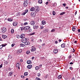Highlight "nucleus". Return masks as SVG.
<instances>
[{"label": "nucleus", "mask_w": 80, "mask_h": 80, "mask_svg": "<svg viewBox=\"0 0 80 80\" xmlns=\"http://www.w3.org/2000/svg\"><path fill=\"white\" fill-rule=\"evenodd\" d=\"M65 8H66V9H68V6H67L65 7Z\"/></svg>", "instance_id": "052dcab7"}, {"label": "nucleus", "mask_w": 80, "mask_h": 80, "mask_svg": "<svg viewBox=\"0 0 80 80\" xmlns=\"http://www.w3.org/2000/svg\"><path fill=\"white\" fill-rule=\"evenodd\" d=\"M30 53V51H28L26 52V53H27V55H28V54H29Z\"/></svg>", "instance_id": "c9c22d12"}, {"label": "nucleus", "mask_w": 80, "mask_h": 80, "mask_svg": "<svg viewBox=\"0 0 80 80\" xmlns=\"http://www.w3.org/2000/svg\"><path fill=\"white\" fill-rule=\"evenodd\" d=\"M25 14H26V13L25 12H23L22 14V15H25Z\"/></svg>", "instance_id": "c03bdc74"}, {"label": "nucleus", "mask_w": 80, "mask_h": 80, "mask_svg": "<svg viewBox=\"0 0 80 80\" xmlns=\"http://www.w3.org/2000/svg\"><path fill=\"white\" fill-rule=\"evenodd\" d=\"M2 45L3 47H4L5 46H6V45H7V44H2Z\"/></svg>", "instance_id": "58836bf2"}, {"label": "nucleus", "mask_w": 80, "mask_h": 80, "mask_svg": "<svg viewBox=\"0 0 80 80\" xmlns=\"http://www.w3.org/2000/svg\"><path fill=\"white\" fill-rule=\"evenodd\" d=\"M63 6H64V7H65L66 6V4L65 3H63L62 4Z\"/></svg>", "instance_id": "49530a36"}, {"label": "nucleus", "mask_w": 80, "mask_h": 80, "mask_svg": "<svg viewBox=\"0 0 80 80\" xmlns=\"http://www.w3.org/2000/svg\"><path fill=\"white\" fill-rule=\"evenodd\" d=\"M13 74V72H9L8 74V77H10V76H12Z\"/></svg>", "instance_id": "6e6552de"}, {"label": "nucleus", "mask_w": 80, "mask_h": 80, "mask_svg": "<svg viewBox=\"0 0 80 80\" xmlns=\"http://www.w3.org/2000/svg\"><path fill=\"white\" fill-rule=\"evenodd\" d=\"M53 52L54 53H57L58 52V50L57 49H55L54 50Z\"/></svg>", "instance_id": "dca6fc26"}, {"label": "nucleus", "mask_w": 80, "mask_h": 80, "mask_svg": "<svg viewBox=\"0 0 80 80\" xmlns=\"http://www.w3.org/2000/svg\"><path fill=\"white\" fill-rule=\"evenodd\" d=\"M35 22L33 21H32L30 23L32 25H35Z\"/></svg>", "instance_id": "ddd939ff"}, {"label": "nucleus", "mask_w": 80, "mask_h": 80, "mask_svg": "<svg viewBox=\"0 0 80 80\" xmlns=\"http://www.w3.org/2000/svg\"><path fill=\"white\" fill-rule=\"evenodd\" d=\"M35 34V32H33V33H32L31 35H33Z\"/></svg>", "instance_id": "864d4df0"}, {"label": "nucleus", "mask_w": 80, "mask_h": 80, "mask_svg": "<svg viewBox=\"0 0 80 80\" xmlns=\"http://www.w3.org/2000/svg\"><path fill=\"white\" fill-rule=\"evenodd\" d=\"M38 3L40 4L42 3V0H39L38 1Z\"/></svg>", "instance_id": "4be33fe9"}, {"label": "nucleus", "mask_w": 80, "mask_h": 80, "mask_svg": "<svg viewBox=\"0 0 80 80\" xmlns=\"http://www.w3.org/2000/svg\"><path fill=\"white\" fill-rule=\"evenodd\" d=\"M61 47L62 48H64L65 47V43L62 44L61 45Z\"/></svg>", "instance_id": "6ab92c4d"}, {"label": "nucleus", "mask_w": 80, "mask_h": 80, "mask_svg": "<svg viewBox=\"0 0 80 80\" xmlns=\"http://www.w3.org/2000/svg\"><path fill=\"white\" fill-rule=\"evenodd\" d=\"M41 29H43V28H44V27L43 26H41L40 27Z\"/></svg>", "instance_id": "3c124183"}, {"label": "nucleus", "mask_w": 80, "mask_h": 80, "mask_svg": "<svg viewBox=\"0 0 80 80\" xmlns=\"http://www.w3.org/2000/svg\"><path fill=\"white\" fill-rule=\"evenodd\" d=\"M20 28H21V31H23V30H24V28H23V27H21Z\"/></svg>", "instance_id": "2f4dec72"}, {"label": "nucleus", "mask_w": 80, "mask_h": 80, "mask_svg": "<svg viewBox=\"0 0 80 80\" xmlns=\"http://www.w3.org/2000/svg\"><path fill=\"white\" fill-rule=\"evenodd\" d=\"M31 17H33L34 16V12H32L31 14Z\"/></svg>", "instance_id": "7c9ffc66"}, {"label": "nucleus", "mask_w": 80, "mask_h": 80, "mask_svg": "<svg viewBox=\"0 0 80 80\" xmlns=\"http://www.w3.org/2000/svg\"><path fill=\"white\" fill-rule=\"evenodd\" d=\"M35 12L37 13L38 12H40V8H38V7H35Z\"/></svg>", "instance_id": "f03ea898"}, {"label": "nucleus", "mask_w": 80, "mask_h": 80, "mask_svg": "<svg viewBox=\"0 0 80 80\" xmlns=\"http://www.w3.org/2000/svg\"><path fill=\"white\" fill-rule=\"evenodd\" d=\"M41 59L42 60H44V57H42V58H41Z\"/></svg>", "instance_id": "4d7b16f0"}, {"label": "nucleus", "mask_w": 80, "mask_h": 80, "mask_svg": "<svg viewBox=\"0 0 80 80\" xmlns=\"http://www.w3.org/2000/svg\"><path fill=\"white\" fill-rule=\"evenodd\" d=\"M33 27L34 29H35V28H36V29H37V28H38V26H37V25H35V26H34Z\"/></svg>", "instance_id": "2eb2a0df"}, {"label": "nucleus", "mask_w": 80, "mask_h": 80, "mask_svg": "<svg viewBox=\"0 0 80 80\" xmlns=\"http://www.w3.org/2000/svg\"><path fill=\"white\" fill-rule=\"evenodd\" d=\"M32 48L31 49V52H34L36 51V48L33 47H32Z\"/></svg>", "instance_id": "423d86ee"}, {"label": "nucleus", "mask_w": 80, "mask_h": 80, "mask_svg": "<svg viewBox=\"0 0 80 80\" xmlns=\"http://www.w3.org/2000/svg\"><path fill=\"white\" fill-rule=\"evenodd\" d=\"M32 60H34L35 59V57H33L32 58Z\"/></svg>", "instance_id": "bf43d9fd"}, {"label": "nucleus", "mask_w": 80, "mask_h": 80, "mask_svg": "<svg viewBox=\"0 0 80 80\" xmlns=\"http://www.w3.org/2000/svg\"><path fill=\"white\" fill-rule=\"evenodd\" d=\"M77 30V29H76V28H75V27L74 26L72 27V31H73V32H75V30Z\"/></svg>", "instance_id": "aec40b11"}, {"label": "nucleus", "mask_w": 80, "mask_h": 80, "mask_svg": "<svg viewBox=\"0 0 80 80\" xmlns=\"http://www.w3.org/2000/svg\"><path fill=\"white\" fill-rule=\"evenodd\" d=\"M21 78H24V76H21Z\"/></svg>", "instance_id": "774afa93"}, {"label": "nucleus", "mask_w": 80, "mask_h": 80, "mask_svg": "<svg viewBox=\"0 0 80 80\" xmlns=\"http://www.w3.org/2000/svg\"><path fill=\"white\" fill-rule=\"evenodd\" d=\"M23 40V42H26V38H24Z\"/></svg>", "instance_id": "72a5a7b5"}, {"label": "nucleus", "mask_w": 80, "mask_h": 80, "mask_svg": "<svg viewBox=\"0 0 80 80\" xmlns=\"http://www.w3.org/2000/svg\"><path fill=\"white\" fill-rule=\"evenodd\" d=\"M65 12H63L60 13V15H63L65 14Z\"/></svg>", "instance_id": "c756f323"}, {"label": "nucleus", "mask_w": 80, "mask_h": 80, "mask_svg": "<svg viewBox=\"0 0 80 80\" xmlns=\"http://www.w3.org/2000/svg\"><path fill=\"white\" fill-rule=\"evenodd\" d=\"M69 64H70V65H72V64H73V63L72 62H71Z\"/></svg>", "instance_id": "6e6d98bb"}, {"label": "nucleus", "mask_w": 80, "mask_h": 80, "mask_svg": "<svg viewBox=\"0 0 80 80\" xmlns=\"http://www.w3.org/2000/svg\"><path fill=\"white\" fill-rule=\"evenodd\" d=\"M25 45H30V42L28 41H26L25 42H24Z\"/></svg>", "instance_id": "4468645a"}, {"label": "nucleus", "mask_w": 80, "mask_h": 80, "mask_svg": "<svg viewBox=\"0 0 80 80\" xmlns=\"http://www.w3.org/2000/svg\"><path fill=\"white\" fill-rule=\"evenodd\" d=\"M5 63L6 65H7V64H8V62H7V61H5Z\"/></svg>", "instance_id": "79ce46f5"}, {"label": "nucleus", "mask_w": 80, "mask_h": 80, "mask_svg": "<svg viewBox=\"0 0 80 80\" xmlns=\"http://www.w3.org/2000/svg\"><path fill=\"white\" fill-rule=\"evenodd\" d=\"M2 38H4V39H5V38H7L8 37L7 36H6L5 35H2Z\"/></svg>", "instance_id": "f8f14e48"}, {"label": "nucleus", "mask_w": 80, "mask_h": 80, "mask_svg": "<svg viewBox=\"0 0 80 80\" xmlns=\"http://www.w3.org/2000/svg\"><path fill=\"white\" fill-rule=\"evenodd\" d=\"M28 5V3H27V0H26L24 2L23 5V7H27Z\"/></svg>", "instance_id": "f257e3e1"}, {"label": "nucleus", "mask_w": 80, "mask_h": 80, "mask_svg": "<svg viewBox=\"0 0 80 80\" xmlns=\"http://www.w3.org/2000/svg\"><path fill=\"white\" fill-rule=\"evenodd\" d=\"M3 48V47L2 46V45H0V49H1V48Z\"/></svg>", "instance_id": "8fccbe9b"}, {"label": "nucleus", "mask_w": 80, "mask_h": 80, "mask_svg": "<svg viewBox=\"0 0 80 80\" xmlns=\"http://www.w3.org/2000/svg\"><path fill=\"white\" fill-rule=\"evenodd\" d=\"M65 44V45H66V46H68L69 45V42H66Z\"/></svg>", "instance_id": "412c9836"}, {"label": "nucleus", "mask_w": 80, "mask_h": 80, "mask_svg": "<svg viewBox=\"0 0 80 80\" xmlns=\"http://www.w3.org/2000/svg\"><path fill=\"white\" fill-rule=\"evenodd\" d=\"M32 29H31V28H29V30L27 31V32H28V33H29V32H32Z\"/></svg>", "instance_id": "393cba45"}, {"label": "nucleus", "mask_w": 80, "mask_h": 80, "mask_svg": "<svg viewBox=\"0 0 80 80\" xmlns=\"http://www.w3.org/2000/svg\"><path fill=\"white\" fill-rule=\"evenodd\" d=\"M11 34H13V33H14V29H11Z\"/></svg>", "instance_id": "5701e85b"}, {"label": "nucleus", "mask_w": 80, "mask_h": 80, "mask_svg": "<svg viewBox=\"0 0 80 80\" xmlns=\"http://www.w3.org/2000/svg\"><path fill=\"white\" fill-rule=\"evenodd\" d=\"M72 68H72V67H70L69 68V69H70V70H72Z\"/></svg>", "instance_id": "13d9d810"}, {"label": "nucleus", "mask_w": 80, "mask_h": 80, "mask_svg": "<svg viewBox=\"0 0 80 80\" xmlns=\"http://www.w3.org/2000/svg\"><path fill=\"white\" fill-rule=\"evenodd\" d=\"M16 37H17V38H19L20 37V35L18 34L17 35Z\"/></svg>", "instance_id": "f704fd0d"}, {"label": "nucleus", "mask_w": 80, "mask_h": 80, "mask_svg": "<svg viewBox=\"0 0 80 80\" xmlns=\"http://www.w3.org/2000/svg\"><path fill=\"white\" fill-rule=\"evenodd\" d=\"M48 32V29H46L43 31V33H47Z\"/></svg>", "instance_id": "1a4fd4ad"}, {"label": "nucleus", "mask_w": 80, "mask_h": 80, "mask_svg": "<svg viewBox=\"0 0 80 80\" xmlns=\"http://www.w3.org/2000/svg\"><path fill=\"white\" fill-rule=\"evenodd\" d=\"M18 52H19V53H22V50L21 49H19L18 50Z\"/></svg>", "instance_id": "a878e982"}, {"label": "nucleus", "mask_w": 80, "mask_h": 80, "mask_svg": "<svg viewBox=\"0 0 80 80\" xmlns=\"http://www.w3.org/2000/svg\"><path fill=\"white\" fill-rule=\"evenodd\" d=\"M46 5H47L48 4V2H47L46 3Z\"/></svg>", "instance_id": "0e129e2a"}, {"label": "nucleus", "mask_w": 80, "mask_h": 80, "mask_svg": "<svg viewBox=\"0 0 80 80\" xmlns=\"http://www.w3.org/2000/svg\"><path fill=\"white\" fill-rule=\"evenodd\" d=\"M52 13H53V15H55V14H56V13H55V12L54 11H53Z\"/></svg>", "instance_id": "473e14b6"}, {"label": "nucleus", "mask_w": 80, "mask_h": 80, "mask_svg": "<svg viewBox=\"0 0 80 80\" xmlns=\"http://www.w3.org/2000/svg\"><path fill=\"white\" fill-rule=\"evenodd\" d=\"M32 67V65H28L27 66V68L28 69H30Z\"/></svg>", "instance_id": "9d476101"}, {"label": "nucleus", "mask_w": 80, "mask_h": 80, "mask_svg": "<svg viewBox=\"0 0 80 80\" xmlns=\"http://www.w3.org/2000/svg\"><path fill=\"white\" fill-rule=\"evenodd\" d=\"M8 20L9 22H12V21H13V20L12 19H11V18H8Z\"/></svg>", "instance_id": "cd10ccee"}, {"label": "nucleus", "mask_w": 80, "mask_h": 80, "mask_svg": "<svg viewBox=\"0 0 80 80\" xmlns=\"http://www.w3.org/2000/svg\"><path fill=\"white\" fill-rule=\"evenodd\" d=\"M14 45H15V44H12L11 46L12 47H13Z\"/></svg>", "instance_id": "5fc2aeb1"}, {"label": "nucleus", "mask_w": 80, "mask_h": 80, "mask_svg": "<svg viewBox=\"0 0 80 80\" xmlns=\"http://www.w3.org/2000/svg\"><path fill=\"white\" fill-rule=\"evenodd\" d=\"M28 22H25L24 24V25H28Z\"/></svg>", "instance_id": "a19ab883"}, {"label": "nucleus", "mask_w": 80, "mask_h": 80, "mask_svg": "<svg viewBox=\"0 0 80 80\" xmlns=\"http://www.w3.org/2000/svg\"><path fill=\"white\" fill-rule=\"evenodd\" d=\"M40 78H36V80H40Z\"/></svg>", "instance_id": "ea45409f"}, {"label": "nucleus", "mask_w": 80, "mask_h": 80, "mask_svg": "<svg viewBox=\"0 0 80 80\" xmlns=\"http://www.w3.org/2000/svg\"><path fill=\"white\" fill-rule=\"evenodd\" d=\"M37 75L38 77H40V73H38Z\"/></svg>", "instance_id": "a18cd8bd"}, {"label": "nucleus", "mask_w": 80, "mask_h": 80, "mask_svg": "<svg viewBox=\"0 0 80 80\" xmlns=\"http://www.w3.org/2000/svg\"><path fill=\"white\" fill-rule=\"evenodd\" d=\"M72 80H75V78L74 77H73L72 78Z\"/></svg>", "instance_id": "680f3d73"}, {"label": "nucleus", "mask_w": 80, "mask_h": 80, "mask_svg": "<svg viewBox=\"0 0 80 80\" xmlns=\"http://www.w3.org/2000/svg\"><path fill=\"white\" fill-rule=\"evenodd\" d=\"M7 31V29L6 28H3L2 30V33H5V32H6Z\"/></svg>", "instance_id": "0eeeda50"}, {"label": "nucleus", "mask_w": 80, "mask_h": 80, "mask_svg": "<svg viewBox=\"0 0 80 80\" xmlns=\"http://www.w3.org/2000/svg\"><path fill=\"white\" fill-rule=\"evenodd\" d=\"M28 10L27 9L25 10V12L26 13H27V12H28Z\"/></svg>", "instance_id": "37998d69"}, {"label": "nucleus", "mask_w": 80, "mask_h": 80, "mask_svg": "<svg viewBox=\"0 0 80 80\" xmlns=\"http://www.w3.org/2000/svg\"><path fill=\"white\" fill-rule=\"evenodd\" d=\"M61 78H62V76H61V75L58 76V79H60Z\"/></svg>", "instance_id": "e433bc0d"}, {"label": "nucleus", "mask_w": 80, "mask_h": 80, "mask_svg": "<svg viewBox=\"0 0 80 80\" xmlns=\"http://www.w3.org/2000/svg\"><path fill=\"white\" fill-rule=\"evenodd\" d=\"M58 43V41H55V43L56 44V43Z\"/></svg>", "instance_id": "338daca9"}, {"label": "nucleus", "mask_w": 80, "mask_h": 80, "mask_svg": "<svg viewBox=\"0 0 80 80\" xmlns=\"http://www.w3.org/2000/svg\"><path fill=\"white\" fill-rule=\"evenodd\" d=\"M39 68L38 67H36V68H35V69L36 70H38V69H39Z\"/></svg>", "instance_id": "4c0bfd02"}, {"label": "nucleus", "mask_w": 80, "mask_h": 80, "mask_svg": "<svg viewBox=\"0 0 80 80\" xmlns=\"http://www.w3.org/2000/svg\"><path fill=\"white\" fill-rule=\"evenodd\" d=\"M25 46V45L23 44V43H21L20 45V47H24V46Z\"/></svg>", "instance_id": "c85d7f7f"}, {"label": "nucleus", "mask_w": 80, "mask_h": 80, "mask_svg": "<svg viewBox=\"0 0 80 80\" xmlns=\"http://www.w3.org/2000/svg\"><path fill=\"white\" fill-rule=\"evenodd\" d=\"M45 45V43H43L42 44V47H44Z\"/></svg>", "instance_id": "09e8293b"}, {"label": "nucleus", "mask_w": 80, "mask_h": 80, "mask_svg": "<svg viewBox=\"0 0 80 80\" xmlns=\"http://www.w3.org/2000/svg\"><path fill=\"white\" fill-rule=\"evenodd\" d=\"M71 57H72V56H71V55L69 56V58H71Z\"/></svg>", "instance_id": "69168bd1"}, {"label": "nucleus", "mask_w": 80, "mask_h": 80, "mask_svg": "<svg viewBox=\"0 0 80 80\" xmlns=\"http://www.w3.org/2000/svg\"><path fill=\"white\" fill-rule=\"evenodd\" d=\"M51 32H55V29H52L51 31Z\"/></svg>", "instance_id": "e2e57ef3"}, {"label": "nucleus", "mask_w": 80, "mask_h": 80, "mask_svg": "<svg viewBox=\"0 0 80 80\" xmlns=\"http://www.w3.org/2000/svg\"><path fill=\"white\" fill-rule=\"evenodd\" d=\"M35 8L33 7L30 8V11H31V12H33V11H35Z\"/></svg>", "instance_id": "9b49d317"}, {"label": "nucleus", "mask_w": 80, "mask_h": 80, "mask_svg": "<svg viewBox=\"0 0 80 80\" xmlns=\"http://www.w3.org/2000/svg\"><path fill=\"white\" fill-rule=\"evenodd\" d=\"M30 27L29 26H27L24 27V30L26 31V30H28L30 29Z\"/></svg>", "instance_id": "7ed1b4c3"}, {"label": "nucleus", "mask_w": 80, "mask_h": 80, "mask_svg": "<svg viewBox=\"0 0 80 80\" xmlns=\"http://www.w3.org/2000/svg\"><path fill=\"white\" fill-rule=\"evenodd\" d=\"M3 65V64H1V65H0V68H1L2 67V66Z\"/></svg>", "instance_id": "de8ad7c7"}, {"label": "nucleus", "mask_w": 80, "mask_h": 80, "mask_svg": "<svg viewBox=\"0 0 80 80\" xmlns=\"http://www.w3.org/2000/svg\"><path fill=\"white\" fill-rule=\"evenodd\" d=\"M73 51H72V52L73 53H74V52H75V49L73 48Z\"/></svg>", "instance_id": "603ef678"}, {"label": "nucleus", "mask_w": 80, "mask_h": 80, "mask_svg": "<svg viewBox=\"0 0 80 80\" xmlns=\"http://www.w3.org/2000/svg\"><path fill=\"white\" fill-rule=\"evenodd\" d=\"M42 25H45L46 24V22L44 20H43L42 22Z\"/></svg>", "instance_id": "f3484780"}, {"label": "nucleus", "mask_w": 80, "mask_h": 80, "mask_svg": "<svg viewBox=\"0 0 80 80\" xmlns=\"http://www.w3.org/2000/svg\"><path fill=\"white\" fill-rule=\"evenodd\" d=\"M17 24L18 23L16 22H15L13 23V25L14 26H17Z\"/></svg>", "instance_id": "a211bd4d"}, {"label": "nucleus", "mask_w": 80, "mask_h": 80, "mask_svg": "<svg viewBox=\"0 0 80 80\" xmlns=\"http://www.w3.org/2000/svg\"><path fill=\"white\" fill-rule=\"evenodd\" d=\"M20 63H17L16 65V67H18V69H20Z\"/></svg>", "instance_id": "20e7f679"}, {"label": "nucleus", "mask_w": 80, "mask_h": 80, "mask_svg": "<svg viewBox=\"0 0 80 80\" xmlns=\"http://www.w3.org/2000/svg\"><path fill=\"white\" fill-rule=\"evenodd\" d=\"M25 34L23 33L21 34L20 36V38L22 39H23V38H24V37H25Z\"/></svg>", "instance_id": "39448f33"}, {"label": "nucleus", "mask_w": 80, "mask_h": 80, "mask_svg": "<svg viewBox=\"0 0 80 80\" xmlns=\"http://www.w3.org/2000/svg\"><path fill=\"white\" fill-rule=\"evenodd\" d=\"M31 62V61L28 60L27 61V63H28V64H30Z\"/></svg>", "instance_id": "b1692460"}, {"label": "nucleus", "mask_w": 80, "mask_h": 80, "mask_svg": "<svg viewBox=\"0 0 80 80\" xmlns=\"http://www.w3.org/2000/svg\"><path fill=\"white\" fill-rule=\"evenodd\" d=\"M28 73L27 72H25L24 73V75L25 76H27L28 75Z\"/></svg>", "instance_id": "bb28decb"}]
</instances>
